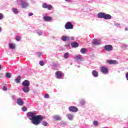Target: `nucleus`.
<instances>
[{"mask_svg": "<svg viewBox=\"0 0 128 128\" xmlns=\"http://www.w3.org/2000/svg\"><path fill=\"white\" fill-rule=\"evenodd\" d=\"M27 117L30 120L33 124L38 126L43 120L42 116L40 115L36 116V112H28L27 114Z\"/></svg>", "mask_w": 128, "mask_h": 128, "instance_id": "1", "label": "nucleus"}, {"mask_svg": "<svg viewBox=\"0 0 128 128\" xmlns=\"http://www.w3.org/2000/svg\"><path fill=\"white\" fill-rule=\"evenodd\" d=\"M97 16L98 18H104V20H110L112 18V16L102 12L98 13Z\"/></svg>", "mask_w": 128, "mask_h": 128, "instance_id": "2", "label": "nucleus"}, {"mask_svg": "<svg viewBox=\"0 0 128 128\" xmlns=\"http://www.w3.org/2000/svg\"><path fill=\"white\" fill-rule=\"evenodd\" d=\"M17 4L20 6L22 8H26L28 6V3L26 0H18Z\"/></svg>", "mask_w": 128, "mask_h": 128, "instance_id": "3", "label": "nucleus"}, {"mask_svg": "<svg viewBox=\"0 0 128 128\" xmlns=\"http://www.w3.org/2000/svg\"><path fill=\"white\" fill-rule=\"evenodd\" d=\"M62 72L61 71H57L55 73L56 78L58 80H60V78H62Z\"/></svg>", "mask_w": 128, "mask_h": 128, "instance_id": "4", "label": "nucleus"}, {"mask_svg": "<svg viewBox=\"0 0 128 128\" xmlns=\"http://www.w3.org/2000/svg\"><path fill=\"white\" fill-rule=\"evenodd\" d=\"M64 27L66 30H72L74 28V26H72V24L70 22H67L65 24Z\"/></svg>", "mask_w": 128, "mask_h": 128, "instance_id": "5", "label": "nucleus"}, {"mask_svg": "<svg viewBox=\"0 0 128 128\" xmlns=\"http://www.w3.org/2000/svg\"><path fill=\"white\" fill-rule=\"evenodd\" d=\"M42 8H47L48 10H52V6L50 4H48L46 3H44L42 5Z\"/></svg>", "mask_w": 128, "mask_h": 128, "instance_id": "6", "label": "nucleus"}, {"mask_svg": "<svg viewBox=\"0 0 128 128\" xmlns=\"http://www.w3.org/2000/svg\"><path fill=\"white\" fill-rule=\"evenodd\" d=\"M104 48L106 52H112V46L110 44L106 45Z\"/></svg>", "mask_w": 128, "mask_h": 128, "instance_id": "7", "label": "nucleus"}, {"mask_svg": "<svg viewBox=\"0 0 128 128\" xmlns=\"http://www.w3.org/2000/svg\"><path fill=\"white\" fill-rule=\"evenodd\" d=\"M68 110L70 112H76L78 110V108L74 106H70L68 108Z\"/></svg>", "mask_w": 128, "mask_h": 128, "instance_id": "8", "label": "nucleus"}, {"mask_svg": "<svg viewBox=\"0 0 128 128\" xmlns=\"http://www.w3.org/2000/svg\"><path fill=\"white\" fill-rule=\"evenodd\" d=\"M43 20L44 22H52V18L50 16H44L43 17Z\"/></svg>", "mask_w": 128, "mask_h": 128, "instance_id": "9", "label": "nucleus"}, {"mask_svg": "<svg viewBox=\"0 0 128 128\" xmlns=\"http://www.w3.org/2000/svg\"><path fill=\"white\" fill-rule=\"evenodd\" d=\"M101 72H102V74H106L108 72V68L102 66L101 67Z\"/></svg>", "mask_w": 128, "mask_h": 128, "instance_id": "10", "label": "nucleus"}, {"mask_svg": "<svg viewBox=\"0 0 128 128\" xmlns=\"http://www.w3.org/2000/svg\"><path fill=\"white\" fill-rule=\"evenodd\" d=\"M17 104H18L19 106H24V100H22V99L19 98L18 99H17Z\"/></svg>", "mask_w": 128, "mask_h": 128, "instance_id": "11", "label": "nucleus"}, {"mask_svg": "<svg viewBox=\"0 0 128 128\" xmlns=\"http://www.w3.org/2000/svg\"><path fill=\"white\" fill-rule=\"evenodd\" d=\"M107 62L110 64H118V61L116 60H108Z\"/></svg>", "mask_w": 128, "mask_h": 128, "instance_id": "12", "label": "nucleus"}, {"mask_svg": "<svg viewBox=\"0 0 128 128\" xmlns=\"http://www.w3.org/2000/svg\"><path fill=\"white\" fill-rule=\"evenodd\" d=\"M22 85L24 86H30V81L28 80H24L22 83Z\"/></svg>", "mask_w": 128, "mask_h": 128, "instance_id": "13", "label": "nucleus"}, {"mask_svg": "<svg viewBox=\"0 0 128 128\" xmlns=\"http://www.w3.org/2000/svg\"><path fill=\"white\" fill-rule=\"evenodd\" d=\"M66 116L68 118L69 120H72L74 115L73 114H66Z\"/></svg>", "mask_w": 128, "mask_h": 128, "instance_id": "14", "label": "nucleus"}, {"mask_svg": "<svg viewBox=\"0 0 128 128\" xmlns=\"http://www.w3.org/2000/svg\"><path fill=\"white\" fill-rule=\"evenodd\" d=\"M92 43L95 46H98V44H100V40H98L96 39H94V40H93Z\"/></svg>", "mask_w": 128, "mask_h": 128, "instance_id": "15", "label": "nucleus"}, {"mask_svg": "<svg viewBox=\"0 0 128 128\" xmlns=\"http://www.w3.org/2000/svg\"><path fill=\"white\" fill-rule=\"evenodd\" d=\"M92 74L94 78H98V72L96 70H94L92 72Z\"/></svg>", "mask_w": 128, "mask_h": 128, "instance_id": "16", "label": "nucleus"}, {"mask_svg": "<svg viewBox=\"0 0 128 128\" xmlns=\"http://www.w3.org/2000/svg\"><path fill=\"white\" fill-rule=\"evenodd\" d=\"M63 42H66V40H70V37L66 36H62L61 38Z\"/></svg>", "mask_w": 128, "mask_h": 128, "instance_id": "17", "label": "nucleus"}, {"mask_svg": "<svg viewBox=\"0 0 128 128\" xmlns=\"http://www.w3.org/2000/svg\"><path fill=\"white\" fill-rule=\"evenodd\" d=\"M22 90L24 92H30V87L28 86H24L22 88Z\"/></svg>", "mask_w": 128, "mask_h": 128, "instance_id": "18", "label": "nucleus"}, {"mask_svg": "<svg viewBox=\"0 0 128 128\" xmlns=\"http://www.w3.org/2000/svg\"><path fill=\"white\" fill-rule=\"evenodd\" d=\"M8 46L10 50H14V48H16V44L9 43Z\"/></svg>", "mask_w": 128, "mask_h": 128, "instance_id": "19", "label": "nucleus"}, {"mask_svg": "<svg viewBox=\"0 0 128 128\" xmlns=\"http://www.w3.org/2000/svg\"><path fill=\"white\" fill-rule=\"evenodd\" d=\"M72 48H78V43L77 42H73L71 44Z\"/></svg>", "mask_w": 128, "mask_h": 128, "instance_id": "20", "label": "nucleus"}, {"mask_svg": "<svg viewBox=\"0 0 128 128\" xmlns=\"http://www.w3.org/2000/svg\"><path fill=\"white\" fill-rule=\"evenodd\" d=\"M75 60H80L82 59V57L80 55L76 56L74 57Z\"/></svg>", "mask_w": 128, "mask_h": 128, "instance_id": "21", "label": "nucleus"}, {"mask_svg": "<svg viewBox=\"0 0 128 128\" xmlns=\"http://www.w3.org/2000/svg\"><path fill=\"white\" fill-rule=\"evenodd\" d=\"M54 120H60V116L58 115H55L54 116Z\"/></svg>", "mask_w": 128, "mask_h": 128, "instance_id": "22", "label": "nucleus"}, {"mask_svg": "<svg viewBox=\"0 0 128 128\" xmlns=\"http://www.w3.org/2000/svg\"><path fill=\"white\" fill-rule=\"evenodd\" d=\"M6 76L8 78H12V74H10V72H6Z\"/></svg>", "mask_w": 128, "mask_h": 128, "instance_id": "23", "label": "nucleus"}, {"mask_svg": "<svg viewBox=\"0 0 128 128\" xmlns=\"http://www.w3.org/2000/svg\"><path fill=\"white\" fill-rule=\"evenodd\" d=\"M42 126H48V122H46V121H42Z\"/></svg>", "mask_w": 128, "mask_h": 128, "instance_id": "24", "label": "nucleus"}, {"mask_svg": "<svg viewBox=\"0 0 128 128\" xmlns=\"http://www.w3.org/2000/svg\"><path fill=\"white\" fill-rule=\"evenodd\" d=\"M93 124L95 126H98V122L96 120H94L93 122Z\"/></svg>", "mask_w": 128, "mask_h": 128, "instance_id": "25", "label": "nucleus"}, {"mask_svg": "<svg viewBox=\"0 0 128 128\" xmlns=\"http://www.w3.org/2000/svg\"><path fill=\"white\" fill-rule=\"evenodd\" d=\"M86 48H82L80 50V52L82 54H86Z\"/></svg>", "mask_w": 128, "mask_h": 128, "instance_id": "26", "label": "nucleus"}, {"mask_svg": "<svg viewBox=\"0 0 128 128\" xmlns=\"http://www.w3.org/2000/svg\"><path fill=\"white\" fill-rule=\"evenodd\" d=\"M69 56H70V54H68V52H66L64 54V58H68Z\"/></svg>", "mask_w": 128, "mask_h": 128, "instance_id": "27", "label": "nucleus"}, {"mask_svg": "<svg viewBox=\"0 0 128 128\" xmlns=\"http://www.w3.org/2000/svg\"><path fill=\"white\" fill-rule=\"evenodd\" d=\"M20 80H22V77L20 76H18V78H16V82H20Z\"/></svg>", "mask_w": 128, "mask_h": 128, "instance_id": "28", "label": "nucleus"}, {"mask_svg": "<svg viewBox=\"0 0 128 128\" xmlns=\"http://www.w3.org/2000/svg\"><path fill=\"white\" fill-rule=\"evenodd\" d=\"M38 36H42V32L40 30L37 31Z\"/></svg>", "mask_w": 128, "mask_h": 128, "instance_id": "29", "label": "nucleus"}, {"mask_svg": "<svg viewBox=\"0 0 128 128\" xmlns=\"http://www.w3.org/2000/svg\"><path fill=\"white\" fill-rule=\"evenodd\" d=\"M39 64L41 66H44V61H40L39 62Z\"/></svg>", "mask_w": 128, "mask_h": 128, "instance_id": "30", "label": "nucleus"}, {"mask_svg": "<svg viewBox=\"0 0 128 128\" xmlns=\"http://www.w3.org/2000/svg\"><path fill=\"white\" fill-rule=\"evenodd\" d=\"M22 112H26V110H28V108L26 106H24L22 108Z\"/></svg>", "mask_w": 128, "mask_h": 128, "instance_id": "31", "label": "nucleus"}, {"mask_svg": "<svg viewBox=\"0 0 128 128\" xmlns=\"http://www.w3.org/2000/svg\"><path fill=\"white\" fill-rule=\"evenodd\" d=\"M80 104L82 105L86 104V101H84V100H81L80 101Z\"/></svg>", "mask_w": 128, "mask_h": 128, "instance_id": "32", "label": "nucleus"}, {"mask_svg": "<svg viewBox=\"0 0 128 128\" xmlns=\"http://www.w3.org/2000/svg\"><path fill=\"white\" fill-rule=\"evenodd\" d=\"M20 40H22V37H20V36H16V41L17 42H20Z\"/></svg>", "mask_w": 128, "mask_h": 128, "instance_id": "33", "label": "nucleus"}, {"mask_svg": "<svg viewBox=\"0 0 128 128\" xmlns=\"http://www.w3.org/2000/svg\"><path fill=\"white\" fill-rule=\"evenodd\" d=\"M114 26H117V28H120V24H118V23H116L114 24Z\"/></svg>", "mask_w": 128, "mask_h": 128, "instance_id": "34", "label": "nucleus"}, {"mask_svg": "<svg viewBox=\"0 0 128 128\" xmlns=\"http://www.w3.org/2000/svg\"><path fill=\"white\" fill-rule=\"evenodd\" d=\"M36 54L38 56H42V53L38 52L36 53Z\"/></svg>", "mask_w": 128, "mask_h": 128, "instance_id": "35", "label": "nucleus"}, {"mask_svg": "<svg viewBox=\"0 0 128 128\" xmlns=\"http://www.w3.org/2000/svg\"><path fill=\"white\" fill-rule=\"evenodd\" d=\"M44 98H50V95H48V94H46Z\"/></svg>", "mask_w": 128, "mask_h": 128, "instance_id": "36", "label": "nucleus"}, {"mask_svg": "<svg viewBox=\"0 0 128 128\" xmlns=\"http://www.w3.org/2000/svg\"><path fill=\"white\" fill-rule=\"evenodd\" d=\"M2 18H4V14L2 13H0V20Z\"/></svg>", "mask_w": 128, "mask_h": 128, "instance_id": "37", "label": "nucleus"}, {"mask_svg": "<svg viewBox=\"0 0 128 128\" xmlns=\"http://www.w3.org/2000/svg\"><path fill=\"white\" fill-rule=\"evenodd\" d=\"M2 90H8V88H6V86H4L2 87Z\"/></svg>", "mask_w": 128, "mask_h": 128, "instance_id": "38", "label": "nucleus"}, {"mask_svg": "<svg viewBox=\"0 0 128 128\" xmlns=\"http://www.w3.org/2000/svg\"><path fill=\"white\" fill-rule=\"evenodd\" d=\"M13 12L15 14H16V8H13Z\"/></svg>", "mask_w": 128, "mask_h": 128, "instance_id": "39", "label": "nucleus"}, {"mask_svg": "<svg viewBox=\"0 0 128 128\" xmlns=\"http://www.w3.org/2000/svg\"><path fill=\"white\" fill-rule=\"evenodd\" d=\"M64 1L66 2H72V0H64Z\"/></svg>", "mask_w": 128, "mask_h": 128, "instance_id": "40", "label": "nucleus"}, {"mask_svg": "<svg viewBox=\"0 0 128 128\" xmlns=\"http://www.w3.org/2000/svg\"><path fill=\"white\" fill-rule=\"evenodd\" d=\"M34 14V13H29L28 14V16H32Z\"/></svg>", "mask_w": 128, "mask_h": 128, "instance_id": "41", "label": "nucleus"}, {"mask_svg": "<svg viewBox=\"0 0 128 128\" xmlns=\"http://www.w3.org/2000/svg\"><path fill=\"white\" fill-rule=\"evenodd\" d=\"M71 40H74V36L72 37V38H71Z\"/></svg>", "mask_w": 128, "mask_h": 128, "instance_id": "42", "label": "nucleus"}, {"mask_svg": "<svg viewBox=\"0 0 128 128\" xmlns=\"http://www.w3.org/2000/svg\"><path fill=\"white\" fill-rule=\"evenodd\" d=\"M125 30H126V31H128V27L125 28Z\"/></svg>", "mask_w": 128, "mask_h": 128, "instance_id": "43", "label": "nucleus"}, {"mask_svg": "<svg viewBox=\"0 0 128 128\" xmlns=\"http://www.w3.org/2000/svg\"><path fill=\"white\" fill-rule=\"evenodd\" d=\"M0 32H2V28L0 27Z\"/></svg>", "mask_w": 128, "mask_h": 128, "instance_id": "44", "label": "nucleus"}, {"mask_svg": "<svg viewBox=\"0 0 128 128\" xmlns=\"http://www.w3.org/2000/svg\"><path fill=\"white\" fill-rule=\"evenodd\" d=\"M0 70H2V68H1V66H0Z\"/></svg>", "mask_w": 128, "mask_h": 128, "instance_id": "45", "label": "nucleus"}, {"mask_svg": "<svg viewBox=\"0 0 128 128\" xmlns=\"http://www.w3.org/2000/svg\"><path fill=\"white\" fill-rule=\"evenodd\" d=\"M15 82H16V79H15Z\"/></svg>", "mask_w": 128, "mask_h": 128, "instance_id": "46", "label": "nucleus"}, {"mask_svg": "<svg viewBox=\"0 0 128 128\" xmlns=\"http://www.w3.org/2000/svg\"><path fill=\"white\" fill-rule=\"evenodd\" d=\"M16 12H18V10H16Z\"/></svg>", "mask_w": 128, "mask_h": 128, "instance_id": "47", "label": "nucleus"}]
</instances>
